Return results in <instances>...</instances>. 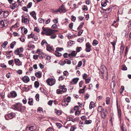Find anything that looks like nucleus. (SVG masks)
Returning a JSON list of instances; mask_svg holds the SVG:
<instances>
[{"label":"nucleus","mask_w":131,"mask_h":131,"mask_svg":"<svg viewBox=\"0 0 131 131\" xmlns=\"http://www.w3.org/2000/svg\"><path fill=\"white\" fill-rule=\"evenodd\" d=\"M42 29L43 31L41 32V34L42 35L45 34L47 36H50L52 34L58 31L57 30L46 28L44 27H42Z\"/></svg>","instance_id":"1"},{"label":"nucleus","mask_w":131,"mask_h":131,"mask_svg":"<svg viewBox=\"0 0 131 131\" xmlns=\"http://www.w3.org/2000/svg\"><path fill=\"white\" fill-rule=\"evenodd\" d=\"M12 108L15 110H16L21 112H23L26 109L25 106H23L22 104L18 103H16L12 106Z\"/></svg>","instance_id":"2"},{"label":"nucleus","mask_w":131,"mask_h":131,"mask_svg":"<svg viewBox=\"0 0 131 131\" xmlns=\"http://www.w3.org/2000/svg\"><path fill=\"white\" fill-rule=\"evenodd\" d=\"M21 21L22 23L27 25L29 23V17L28 15H24L21 16Z\"/></svg>","instance_id":"3"},{"label":"nucleus","mask_w":131,"mask_h":131,"mask_svg":"<svg viewBox=\"0 0 131 131\" xmlns=\"http://www.w3.org/2000/svg\"><path fill=\"white\" fill-rule=\"evenodd\" d=\"M8 12L7 11H3L0 10V18H2L7 17L8 15Z\"/></svg>","instance_id":"4"},{"label":"nucleus","mask_w":131,"mask_h":131,"mask_svg":"<svg viewBox=\"0 0 131 131\" xmlns=\"http://www.w3.org/2000/svg\"><path fill=\"white\" fill-rule=\"evenodd\" d=\"M15 113H10L5 115V119L7 120H9L13 118L15 116Z\"/></svg>","instance_id":"5"},{"label":"nucleus","mask_w":131,"mask_h":131,"mask_svg":"<svg viewBox=\"0 0 131 131\" xmlns=\"http://www.w3.org/2000/svg\"><path fill=\"white\" fill-rule=\"evenodd\" d=\"M56 81V80L53 78H48L46 82L48 85L51 86L55 84Z\"/></svg>","instance_id":"6"},{"label":"nucleus","mask_w":131,"mask_h":131,"mask_svg":"<svg viewBox=\"0 0 131 131\" xmlns=\"http://www.w3.org/2000/svg\"><path fill=\"white\" fill-rule=\"evenodd\" d=\"M63 48H57L55 51V52L54 53L55 55L57 57H59L61 56V53L59 52V51H61L63 50Z\"/></svg>","instance_id":"7"},{"label":"nucleus","mask_w":131,"mask_h":131,"mask_svg":"<svg viewBox=\"0 0 131 131\" xmlns=\"http://www.w3.org/2000/svg\"><path fill=\"white\" fill-rule=\"evenodd\" d=\"M24 50V48L23 47H20L14 51V53L16 55H18L19 54L23 53Z\"/></svg>","instance_id":"8"},{"label":"nucleus","mask_w":131,"mask_h":131,"mask_svg":"<svg viewBox=\"0 0 131 131\" xmlns=\"http://www.w3.org/2000/svg\"><path fill=\"white\" fill-rule=\"evenodd\" d=\"M17 94L16 92L14 91H11L10 93L8 95V96L9 98H13L17 96Z\"/></svg>","instance_id":"9"},{"label":"nucleus","mask_w":131,"mask_h":131,"mask_svg":"<svg viewBox=\"0 0 131 131\" xmlns=\"http://www.w3.org/2000/svg\"><path fill=\"white\" fill-rule=\"evenodd\" d=\"M35 127L32 126L30 127H26L24 131H35Z\"/></svg>","instance_id":"10"},{"label":"nucleus","mask_w":131,"mask_h":131,"mask_svg":"<svg viewBox=\"0 0 131 131\" xmlns=\"http://www.w3.org/2000/svg\"><path fill=\"white\" fill-rule=\"evenodd\" d=\"M86 48L85 50L86 52H89L91 50V46L89 42H87L86 43Z\"/></svg>","instance_id":"11"},{"label":"nucleus","mask_w":131,"mask_h":131,"mask_svg":"<svg viewBox=\"0 0 131 131\" xmlns=\"http://www.w3.org/2000/svg\"><path fill=\"white\" fill-rule=\"evenodd\" d=\"M106 110L104 109H103L102 112H101V114L102 117L104 119L105 118L106 116Z\"/></svg>","instance_id":"12"},{"label":"nucleus","mask_w":131,"mask_h":131,"mask_svg":"<svg viewBox=\"0 0 131 131\" xmlns=\"http://www.w3.org/2000/svg\"><path fill=\"white\" fill-rule=\"evenodd\" d=\"M58 11L61 13V12H66L67 10L64 6L62 5L59 8Z\"/></svg>","instance_id":"13"},{"label":"nucleus","mask_w":131,"mask_h":131,"mask_svg":"<svg viewBox=\"0 0 131 131\" xmlns=\"http://www.w3.org/2000/svg\"><path fill=\"white\" fill-rule=\"evenodd\" d=\"M15 63L16 65L18 66H20L22 65V62L20 61L18 59H15L14 60Z\"/></svg>","instance_id":"14"},{"label":"nucleus","mask_w":131,"mask_h":131,"mask_svg":"<svg viewBox=\"0 0 131 131\" xmlns=\"http://www.w3.org/2000/svg\"><path fill=\"white\" fill-rule=\"evenodd\" d=\"M35 76L38 78H40L42 76V72L40 71H38L35 72Z\"/></svg>","instance_id":"15"},{"label":"nucleus","mask_w":131,"mask_h":131,"mask_svg":"<svg viewBox=\"0 0 131 131\" xmlns=\"http://www.w3.org/2000/svg\"><path fill=\"white\" fill-rule=\"evenodd\" d=\"M67 91V89H64V90L63 91L62 90H61L60 89H57V93L58 94H61L62 93H64L66 92Z\"/></svg>","instance_id":"16"},{"label":"nucleus","mask_w":131,"mask_h":131,"mask_svg":"<svg viewBox=\"0 0 131 131\" xmlns=\"http://www.w3.org/2000/svg\"><path fill=\"white\" fill-rule=\"evenodd\" d=\"M23 81L25 83L28 82L30 80L29 78L27 76H24L23 78Z\"/></svg>","instance_id":"17"},{"label":"nucleus","mask_w":131,"mask_h":131,"mask_svg":"<svg viewBox=\"0 0 131 131\" xmlns=\"http://www.w3.org/2000/svg\"><path fill=\"white\" fill-rule=\"evenodd\" d=\"M79 79L78 78H75L73 79L70 82L72 84H75L77 83Z\"/></svg>","instance_id":"18"},{"label":"nucleus","mask_w":131,"mask_h":131,"mask_svg":"<svg viewBox=\"0 0 131 131\" xmlns=\"http://www.w3.org/2000/svg\"><path fill=\"white\" fill-rule=\"evenodd\" d=\"M18 5L17 4V2H15L14 3L12 4L10 6L11 8L13 9H14L15 8H17Z\"/></svg>","instance_id":"19"},{"label":"nucleus","mask_w":131,"mask_h":131,"mask_svg":"<svg viewBox=\"0 0 131 131\" xmlns=\"http://www.w3.org/2000/svg\"><path fill=\"white\" fill-rule=\"evenodd\" d=\"M6 25L4 23V22L3 20L0 21V28H2L3 27L7 25V23H6Z\"/></svg>","instance_id":"20"},{"label":"nucleus","mask_w":131,"mask_h":131,"mask_svg":"<svg viewBox=\"0 0 131 131\" xmlns=\"http://www.w3.org/2000/svg\"><path fill=\"white\" fill-rule=\"evenodd\" d=\"M30 14L35 20H36L37 18L36 16L35 13V12L33 11L30 13Z\"/></svg>","instance_id":"21"},{"label":"nucleus","mask_w":131,"mask_h":131,"mask_svg":"<svg viewBox=\"0 0 131 131\" xmlns=\"http://www.w3.org/2000/svg\"><path fill=\"white\" fill-rule=\"evenodd\" d=\"M47 50L50 52L54 50V49L52 47L47 46Z\"/></svg>","instance_id":"22"},{"label":"nucleus","mask_w":131,"mask_h":131,"mask_svg":"<svg viewBox=\"0 0 131 131\" xmlns=\"http://www.w3.org/2000/svg\"><path fill=\"white\" fill-rule=\"evenodd\" d=\"M77 53L76 51H73L70 54H69V56H71L72 57L73 56H75L77 54Z\"/></svg>","instance_id":"23"},{"label":"nucleus","mask_w":131,"mask_h":131,"mask_svg":"<svg viewBox=\"0 0 131 131\" xmlns=\"http://www.w3.org/2000/svg\"><path fill=\"white\" fill-rule=\"evenodd\" d=\"M95 106L94 103L93 102H91L90 104L89 105V108L90 109H91L92 108L94 107Z\"/></svg>","instance_id":"24"},{"label":"nucleus","mask_w":131,"mask_h":131,"mask_svg":"<svg viewBox=\"0 0 131 131\" xmlns=\"http://www.w3.org/2000/svg\"><path fill=\"white\" fill-rule=\"evenodd\" d=\"M66 100H63L62 101V104L63 106H66L68 105V103H66Z\"/></svg>","instance_id":"25"},{"label":"nucleus","mask_w":131,"mask_h":131,"mask_svg":"<svg viewBox=\"0 0 131 131\" xmlns=\"http://www.w3.org/2000/svg\"><path fill=\"white\" fill-rule=\"evenodd\" d=\"M39 85V83L38 81H36L34 83V85L35 87L36 88H38Z\"/></svg>","instance_id":"26"},{"label":"nucleus","mask_w":131,"mask_h":131,"mask_svg":"<svg viewBox=\"0 0 131 131\" xmlns=\"http://www.w3.org/2000/svg\"><path fill=\"white\" fill-rule=\"evenodd\" d=\"M16 42L15 41H13L10 45V47L11 48L13 49L14 46L16 45Z\"/></svg>","instance_id":"27"},{"label":"nucleus","mask_w":131,"mask_h":131,"mask_svg":"<svg viewBox=\"0 0 131 131\" xmlns=\"http://www.w3.org/2000/svg\"><path fill=\"white\" fill-rule=\"evenodd\" d=\"M77 128L75 125H73L71 127L70 131H74Z\"/></svg>","instance_id":"28"},{"label":"nucleus","mask_w":131,"mask_h":131,"mask_svg":"<svg viewBox=\"0 0 131 131\" xmlns=\"http://www.w3.org/2000/svg\"><path fill=\"white\" fill-rule=\"evenodd\" d=\"M84 24V22L81 23L80 24V25L79 26V27H78V28H77V29L78 30H79L81 29L82 28V27H83Z\"/></svg>","instance_id":"29"},{"label":"nucleus","mask_w":131,"mask_h":131,"mask_svg":"<svg viewBox=\"0 0 131 131\" xmlns=\"http://www.w3.org/2000/svg\"><path fill=\"white\" fill-rule=\"evenodd\" d=\"M33 100L32 98H29V101L28 102V103L30 105H32L33 103Z\"/></svg>","instance_id":"30"},{"label":"nucleus","mask_w":131,"mask_h":131,"mask_svg":"<svg viewBox=\"0 0 131 131\" xmlns=\"http://www.w3.org/2000/svg\"><path fill=\"white\" fill-rule=\"evenodd\" d=\"M8 42L7 41H5L2 45V46L3 48H5Z\"/></svg>","instance_id":"31"},{"label":"nucleus","mask_w":131,"mask_h":131,"mask_svg":"<svg viewBox=\"0 0 131 131\" xmlns=\"http://www.w3.org/2000/svg\"><path fill=\"white\" fill-rule=\"evenodd\" d=\"M98 41L96 40H94L92 43L93 45L94 46H96L98 43Z\"/></svg>","instance_id":"32"},{"label":"nucleus","mask_w":131,"mask_h":131,"mask_svg":"<svg viewBox=\"0 0 131 131\" xmlns=\"http://www.w3.org/2000/svg\"><path fill=\"white\" fill-rule=\"evenodd\" d=\"M124 90V86H121L120 89V91L121 94H122L123 93V91Z\"/></svg>","instance_id":"33"},{"label":"nucleus","mask_w":131,"mask_h":131,"mask_svg":"<svg viewBox=\"0 0 131 131\" xmlns=\"http://www.w3.org/2000/svg\"><path fill=\"white\" fill-rule=\"evenodd\" d=\"M82 49V48L81 47H77L76 48V51L77 52H79Z\"/></svg>","instance_id":"34"},{"label":"nucleus","mask_w":131,"mask_h":131,"mask_svg":"<svg viewBox=\"0 0 131 131\" xmlns=\"http://www.w3.org/2000/svg\"><path fill=\"white\" fill-rule=\"evenodd\" d=\"M67 103L70 102L71 101V97L70 96H68L66 99H65Z\"/></svg>","instance_id":"35"},{"label":"nucleus","mask_w":131,"mask_h":131,"mask_svg":"<svg viewBox=\"0 0 131 131\" xmlns=\"http://www.w3.org/2000/svg\"><path fill=\"white\" fill-rule=\"evenodd\" d=\"M112 8L111 7H109L108 8L104 9L105 11H107L109 13L112 10Z\"/></svg>","instance_id":"36"},{"label":"nucleus","mask_w":131,"mask_h":131,"mask_svg":"<svg viewBox=\"0 0 131 131\" xmlns=\"http://www.w3.org/2000/svg\"><path fill=\"white\" fill-rule=\"evenodd\" d=\"M38 20L39 22L41 23H43L45 21L44 19L41 18L39 19Z\"/></svg>","instance_id":"37"},{"label":"nucleus","mask_w":131,"mask_h":131,"mask_svg":"<svg viewBox=\"0 0 131 131\" xmlns=\"http://www.w3.org/2000/svg\"><path fill=\"white\" fill-rule=\"evenodd\" d=\"M34 35L31 33V34L28 35V38H33L34 37Z\"/></svg>","instance_id":"38"},{"label":"nucleus","mask_w":131,"mask_h":131,"mask_svg":"<svg viewBox=\"0 0 131 131\" xmlns=\"http://www.w3.org/2000/svg\"><path fill=\"white\" fill-rule=\"evenodd\" d=\"M64 62L65 63L69 64H70L71 63V61L68 59H66L64 61Z\"/></svg>","instance_id":"39"},{"label":"nucleus","mask_w":131,"mask_h":131,"mask_svg":"<svg viewBox=\"0 0 131 131\" xmlns=\"http://www.w3.org/2000/svg\"><path fill=\"white\" fill-rule=\"evenodd\" d=\"M34 31L38 33H39L40 32V30L39 28L37 27H36L35 28Z\"/></svg>","instance_id":"40"},{"label":"nucleus","mask_w":131,"mask_h":131,"mask_svg":"<svg viewBox=\"0 0 131 131\" xmlns=\"http://www.w3.org/2000/svg\"><path fill=\"white\" fill-rule=\"evenodd\" d=\"M82 9L83 10L85 11H87L88 9L87 6L85 5H84Z\"/></svg>","instance_id":"41"},{"label":"nucleus","mask_w":131,"mask_h":131,"mask_svg":"<svg viewBox=\"0 0 131 131\" xmlns=\"http://www.w3.org/2000/svg\"><path fill=\"white\" fill-rule=\"evenodd\" d=\"M51 36L50 37L52 39H54L57 36L55 34H52L51 35H50Z\"/></svg>","instance_id":"42"},{"label":"nucleus","mask_w":131,"mask_h":131,"mask_svg":"<svg viewBox=\"0 0 131 131\" xmlns=\"http://www.w3.org/2000/svg\"><path fill=\"white\" fill-rule=\"evenodd\" d=\"M92 122V121L90 120H86L85 122V124H91Z\"/></svg>","instance_id":"43"},{"label":"nucleus","mask_w":131,"mask_h":131,"mask_svg":"<svg viewBox=\"0 0 131 131\" xmlns=\"http://www.w3.org/2000/svg\"><path fill=\"white\" fill-rule=\"evenodd\" d=\"M55 112L58 115H60L61 114V112L60 111L57 110L56 109L55 110Z\"/></svg>","instance_id":"44"},{"label":"nucleus","mask_w":131,"mask_h":131,"mask_svg":"<svg viewBox=\"0 0 131 131\" xmlns=\"http://www.w3.org/2000/svg\"><path fill=\"white\" fill-rule=\"evenodd\" d=\"M65 86L64 85H63L62 86L60 85L59 88L61 90H64V89H67L66 88H65Z\"/></svg>","instance_id":"45"},{"label":"nucleus","mask_w":131,"mask_h":131,"mask_svg":"<svg viewBox=\"0 0 131 131\" xmlns=\"http://www.w3.org/2000/svg\"><path fill=\"white\" fill-rule=\"evenodd\" d=\"M52 21L54 24H56L58 22V18L55 19L53 20Z\"/></svg>","instance_id":"46"},{"label":"nucleus","mask_w":131,"mask_h":131,"mask_svg":"<svg viewBox=\"0 0 131 131\" xmlns=\"http://www.w3.org/2000/svg\"><path fill=\"white\" fill-rule=\"evenodd\" d=\"M110 101V98L109 97H107L106 98V103L107 104H109Z\"/></svg>","instance_id":"47"},{"label":"nucleus","mask_w":131,"mask_h":131,"mask_svg":"<svg viewBox=\"0 0 131 131\" xmlns=\"http://www.w3.org/2000/svg\"><path fill=\"white\" fill-rule=\"evenodd\" d=\"M32 2H29L27 5V8H30L32 6Z\"/></svg>","instance_id":"48"},{"label":"nucleus","mask_w":131,"mask_h":131,"mask_svg":"<svg viewBox=\"0 0 131 131\" xmlns=\"http://www.w3.org/2000/svg\"><path fill=\"white\" fill-rule=\"evenodd\" d=\"M47 43L46 41L45 40H43L41 43V45L42 46H43L45 44Z\"/></svg>","instance_id":"49"},{"label":"nucleus","mask_w":131,"mask_h":131,"mask_svg":"<svg viewBox=\"0 0 131 131\" xmlns=\"http://www.w3.org/2000/svg\"><path fill=\"white\" fill-rule=\"evenodd\" d=\"M101 5L102 6L105 7L107 5L106 3V2H103L101 3Z\"/></svg>","instance_id":"50"},{"label":"nucleus","mask_w":131,"mask_h":131,"mask_svg":"<svg viewBox=\"0 0 131 131\" xmlns=\"http://www.w3.org/2000/svg\"><path fill=\"white\" fill-rule=\"evenodd\" d=\"M91 80V77H89L87 79H85V82L86 84L89 83V82Z\"/></svg>","instance_id":"51"},{"label":"nucleus","mask_w":131,"mask_h":131,"mask_svg":"<svg viewBox=\"0 0 131 131\" xmlns=\"http://www.w3.org/2000/svg\"><path fill=\"white\" fill-rule=\"evenodd\" d=\"M51 27L52 28L56 29L58 28V26L56 24H54L52 25Z\"/></svg>","instance_id":"52"},{"label":"nucleus","mask_w":131,"mask_h":131,"mask_svg":"<svg viewBox=\"0 0 131 131\" xmlns=\"http://www.w3.org/2000/svg\"><path fill=\"white\" fill-rule=\"evenodd\" d=\"M57 126L58 127V128H60L62 126V125L60 123H57L56 124Z\"/></svg>","instance_id":"53"},{"label":"nucleus","mask_w":131,"mask_h":131,"mask_svg":"<svg viewBox=\"0 0 131 131\" xmlns=\"http://www.w3.org/2000/svg\"><path fill=\"white\" fill-rule=\"evenodd\" d=\"M38 56L37 54H35L33 56V58L35 60H37L38 57Z\"/></svg>","instance_id":"54"},{"label":"nucleus","mask_w":131,"mask_h":131,"mask_svg":"<svg viewBox=\"0 0 131 131\" xmlns=\"http://www.w3.org/2000/svg\"><path fill=\"white\" fill-rule=\"evenodd\" d=\"M43 109L42 108L39 107L37 109V111L39 113H41L42 112Z\"/></svg>","instance_id":"55"},{"label":"nucleus","mask_w":131,"mask_h":131,"mask_svg":"<svg viewBox=\"0 0 131 131\" xmlns=\"http://www.w3.org/2000/svg\"><path fill=\"white\" fill-rule=\"evenodd\" d=\"M103 109H102V107L101 106H99L98 108V111L99 112H102Z\"/></svg>","instance_id":"56"},{"label":"nucleus","mask_w":131,"mask_h":131,"mask_svg":"<svg viewBox=\"0 0 131 131\" xmlns=\"http://www.w3.org/2000/svg\"><path fill=\"white\" fill-rule=\"evenodd\" d=\"M87 75L86 73H84L83 75V79H86L87 77Z\"/></svg>","instance_id":"57"},{"label":"nucleus","mask_w":131,"mask_h":131,"mask_svg":"<svg viewBox=\"0 0 131 131\" xmlns=\"http://www.w3.org/2000/svg\"><path fill=\"white\" fill-rule=\"evenodd\" d=\"M71 17L72 18L71 19L72 21H74L76 20V18L73 15L71 16Z\"/></svg>","instance_id":"58"},{"label":"nucleus","mask_w":131,"mask_h":131,"mask_svg":"<svg viewBox=\"0 0 131 131\" xmlns=\"http://www.w3.org/2000/svg\"><path fill=\"white\" fill-rule=\"evenodd\" d=\"M73 41H70L68 42V44L69 46H71L73 44Z\"/></svg>","instance_id":"59"},{"label":"nucleus","mask_w":131,"mask_h":131,"mask_svg":"<svg viewBox=\"0 0 131 131\" xmlns=\"http://www.w3.org/2000/svg\"><path fill=\"white\" fill-rule=\"evenodd\" d=\"M82 64V62L80 61L79 62L77 65V67H79L81 66Z\"/></svg>","instance_id":"60"},{"label":"nucleus","mask_w":131,"mask_h":131,"mask_svg":"<svg viewBox=\"0 0 131 131\" xmlns=\"http://www.w3.org/2000/svg\"><path fill=\"white\" fill-rule=\"evenodd\" d=\"M39 54L41 55L42 58L43 57H45V55L43 52H41Z\"/></svg>","instance_id":"61"},{"label":"nucleus","mask_w":131,"mask_h":131,"mask_svg":"<svg viewBox=\"0 0 131 131\" xmlns=\"http://www.w3.org/2000/svg\"><path fill=\"white\" fill-rule=\"evenodd\" d=\"M89 95L88 94H86L85 95L84 97L85 98V100H86L88 99L89 97Z\"/></svg>","instance_id":"62"},{"label":"nucleus","mask_w":131,"mask_h":131,"mask_svg":"<svg viewBox=\"0 0 131 131\" xmlns=\"http://www.w3.org/2000/svg\"><path fill=\"white\" fill-rule=\"evenodd\" d=\"M83 32V30H79L78 32V36H80L82 34Z\"/></svg>","instance_id":"63"},{"label":"nucleus","mask_w":131,"mask_h":131,"mask_svg":"<svg viewBox=\"0 0 131 131\" xmlns=\"http://www.w3.org/2000/svg\"><path fill=\"white\" fill-rule=\"evenodd\" d=\"M46 131H53V129L52 128L50 127L47 129Z\"/></svg>","instance_id":"64"}]
</instances>
